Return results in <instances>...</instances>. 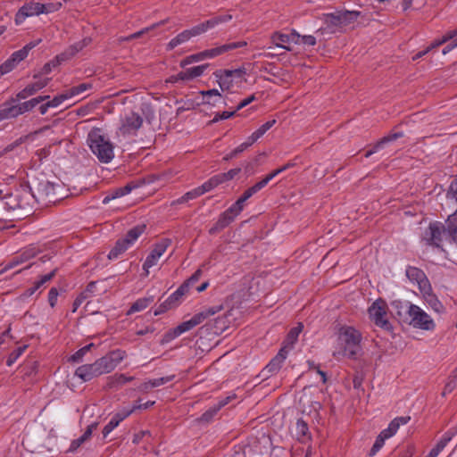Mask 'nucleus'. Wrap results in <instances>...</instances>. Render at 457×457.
I'll return each instance as SVG.
<instances>
[{
	"mask_svg": "<svg viewBox=\"0 0 457 457\" xmlns=\"http://www.w3.org/2000/svg\"><path fill=\"white\" fill-rule=\"evenodd\" d=\"M394 305L397 308V315L403 317L404 321L408 322L413 328L432 330L435 323L430 316L419 306L406 301L395 302Z\"/></svg>",
	"mask_w": 457,
	"mask_h": 457,
	"instance_id": "nucleus-1",
	"label": "nucleus"
},
{
	"mask_svg": "<svg viewBox=\"0 0 457 457\" xmlns=\"http://www.w3.org/2000/svg\"><path fill=\"white\" fill-rule=\"evenodd\" d=\"M361 333L353 327H342L338 334V349L333 355L337 358L354 359L360 352Z\"/></svg>",
	"mask_w": 457,
	"mask_h": 457,
	"instance_id": "nucleus-2",
	"label": "nucleus"
},
{
	"mask_svg": "<svg viewBox=\"0 0 457 457\" xmlns=\"http://www.w3.org/2000/svg\"><path fill=\"white\" fill-rule=\"evenodd\" d=\"M303 325L299 323L296 327L290 329L284 345L278 351V354L270 361V363L262 370V373L263 376H267L270 373H275L281 368L282 363L287 357L288 352L293 348L295 343L297 341L299 334L302 332Z\"/></svg>",
	"mask_w": 457,
	"mask_h": 457,
	"instance_id": "nucleus-3",
	"label": "nucleus"
},
{
	"mask_svg": "<svg viewBox=\"0 0 457 457\" xmlns=\"http://www.w3.org/2000/svg\"><path fill=\"white\" fill-rule=\"evenodd\" d=\"M87 142L91 151L101 162L108 163L113 159L112 144L98 131H91Z\"/></svg>",
	"mask_w": 457,
	"mask_h": 457,
	"instance_id": "nucleus-4",
	"label": "nucleus"
},
{
	"mask_svg": "<svg viewBox=\"0 0 457 457\" xmlns=\"http://www.w3.org/2000/svg\"><path fill=\"white\" fill-rule=\"evenodd\" d=\"M62 190V186L54 184L48 180L38 182L35 190L29 188L30 195L37 202L43 204L55 203L62 198L60 191Z\"/></svg>",
	"mask_w": 457,
	"mask_h": 457,
	"instance_id": "nucleus-5",
	"label": "nucleus"
},
{
	"mask_svg": "<svg viewBox=\"0 0 457 457\" xmlns=\"http://www.w3.org/2000/svg\"><path fill=\"white\" fill-rule=\"evenodd\" d=\"M18 101L19 100H17L16 97L12 98L10 101L3 104L0 106V121L3 120L15 118L20 114L32 110L39 103H41V99L35 98L21 104H17Z\"/></svg>",
	"mask_w": 457,
	"mask_h": 457,
	"instance_id": "nucleus-6",
	"label": "nucleus"
},
{
	"mask_svg": "<svg viewBox=\"0 0 457 457\" xmlns=\"http://www.w3.org/2000/svg\"><path fill=\"white\" fill-rule=\"evenodd\" d=\"M145 224H141L129 229L123 238L116 242L113 248L110 251L108 258L110 260L117 259L145 232Z\"/></svg>",
	"mask_w": 457,
	"mask_h": 457,
	"instance_id": "nucleus-7",
	"label": "nucleus"
},
{
	"mask_svg": "<svg viewBox=\"0 0 457 457\" xmlns=\"http://www.w3.org/2000/svg\"><path fill=\"white\" fill-rule=\"evenodd\" d=\"M387 305L385 301L378 299L369 308L368 312L370 320L379 328L386 330L391 328V325L386 319Z\"/></svg>",
	"mask_w": 457,
	"mask_h": 457,
	"instance_id": "nucleus-8",
	"label": "nucleus"
},
{
	"mask_svg": "<svg viewBox=\"0 0 457 457\" xmlns=\"http://www.w3.org/2000/svg\"><path fill=\"white\" fill-rule=\"evenodd\" d=\"M126 353L121 350H114L96 361L100 374L112 371L116 366L124 359Z\"/></svg>",
	"mask_w": 457,
	"mask_h": 457,
	"instance_id": "nucleus-9",
	"label": "nucleus"
},
{
	"mask_svg": "<svg viewBox=\"0 0 457 457\" xmlns=\"http://www.w3.org/2000/svg\"><path fill=\"white\" fill-rule=\"evenodd\" d=\"M171 241L169 238H163L160 242L154 245L153 250L146 257L143 270H145V276L149 274V269L157 264L161 256L166 252L167 248L170 245Z\"/></svg>",
	"mask_w": 457,
	"mask_h": 457,
	"instance_id": "nucleus-10",
	"label": "nucleus"
},
{
	"mask_svg": "<svg viewBox=\"0 0 457 457\" xmlns=\"http://www.w3.org/2000/svg\"><path fill=\"white\" fill-rule=\"evenodd\" d=\"M444 236H447L446 226L441 222H434L425 230L423 239L428 245L439 247Z\"/></svg>",
	"mask_w": 457,
	"mask_h": 457,
	"instance_id": "nucleus-11",
	"label": "nucleus"
},
{
	"mask_svg": "<svg viewBox=\"0 0 457 457\" xmlns=\"http://www.w3.org/2000/svg\"><path fill=\"white\" fill-rule=\"evenodd\" d=\"M142 117L134 112H130L121 119L119 131L123 136L134 135L142 127Z\"/></svg>",
	"mask_w": 457,
	"mask_h": 457,
	"instance_id": "nucleus-12",
	"label": "nucleus"
},
{
	"mask_svg": "<svg viewBox=\"0 0 457 457\" xmlns=\"http://www.w3.org/2000/svg\"><path fill=\"white\" fill-rule=\"evenodd\" d=\"M230 20H232V15L230 14L215 16L203 23L194 26L192 29H187V31L190 33V37H196L206 32L210 29L215 28L219 24L229 21Z\"/></svg>",
	"mask_w": 457,
	"mask_h": 457,
	"instance_id": "nucleus-13",
	"label": "nucleus"
},
{
	"mask_svg": "<svg viewBox=\"0 0 457 457\" xmlns=\"http://www.w3.org/2000/svg\"><path fill=\"white\" fill-rule=\"evenodd\" d=\"M326 27L319 29L316 33H337L343 29L342 21L339 11L323 15Z\"/></svg>",
	"mask_w": 457,
	"mask_h": 457,
	"instance_id": "nucleus-14",
	"label": "nucleus"
},
{
	"mask_svg": "<svg viewBox=\"0 0 457 457\" xmlns=\"http://www.w3.org/2000/svg\"><path fill=\"white\" fill-rule=\"evenodd\" d=\"M301 35L298 34L295 30H293L290 34H283L280 32H274L271 35L272 43L279 48H283L287 51H291L292 48L286 44H289L293 42L295 44H300Z\"/></svg>",
	"mask_w": 457,
	"mask_h": 457,
	"instance_id": "nucleus-15",
	"label": "nucleus"
},
{
	"mask_svg": "<svg viewBox=\"0 0 457 457\" xmlns=\"http://www.w3.org/2000/svg\"><path fill=\"white\" fill-rule=\"evenodd\" d=\"M43 4L29 3L21 7L15 15V23L21 24L27 17L42 13Z\"/></svg>",
	"mask_w": 457,
	"mask_h": 457,
	"instance_id": "nucleus-16",
	"label": "nucleus"
},
{
	"mask_svg": "<svg viewBox=\"0 0 457 457\" xmlns=\"http://www.w3.org/2000/svg\"><path fill=\"white\" fill-rule=\"evenodd\" d=\"M30 192L24 190L22 195H6L4 197V200L2 201V204L4 205V208H6L9 211H15L18 209L25 210L27 208V205H29V203H25L24 200L25 198H28Z\"/></svg>",
	"mask_w": 457,
	"mask_h": 457,
	"instance_id": "nucleus-17",
	"label": "nucleus"
},
{
	"mask_svg": "<svg viewBox=\"0 0 457 457\" xmlns=\"http://www.w3.org/2000/svg\"><path fill=\"white\" fill-rule=\"evenodd\" d=\"M247 45L246 41H238L233 43H228L220 46H216L212 49H207L202 52V54L206 58H214L218 55L223 54L227 52L235 50L239 47L245 46Z\"/></svg>",
	"mask_w": 457,
	"mask_h": 457,
	"instance_id": "nucleus-18",
	"label": "nucleus"
},
{
	"mask_svg": "<svg viewBox=\"0 0 457 457\" xmlns=\"http://www.w3.org/2000/svg\"><path fill=\"white\" fill-rule=\"evenodd\" d=\"M37 254V251L35 248H28L23 251L19 255L14 256L10 262H8L5 266L0 270V274L4 271L15 268L16 266L26 262L31 258L35 257Z\"/></svg>",
	"mask_w": 457,
	"mask_h": 457,
	"instance_id": "nucleus-19",
	"label": "nucleus"
},
{
	"mask_svg": "<svg viewBox=\"0 0 457 457\" xmlns=\"http://www.w3.org/2000/svg\"><path fill=\"white\" fill-rule=\"evenodd\" d=\"M37 254V251L35 248H28L23 251L19 255L14 256L10 262H8L5 266L0 270V274L4 271L15 268L16 266L26 262L31 258L35 257Z\"/></svg>",
	"mask_w": 457,
	"mask_h": 457,
	"instance_id": "nucleus-20",
	"label": "nucleus"
},
{
	"mask_svg": "<svg viewBox=\"0 0 457 457\" xmlns=\"http://www.w3.org/2000/svg\"><path fill=\"white\" fill-rule=\"evenodd\" d=\"M75 375L79 377L82 381H89L92 378L100 376V371L96 363L81 365L75 370Z\"/></svg>",
	"mask_w": 457,
	"mask_h": 457,
	"instance_id": "nucleus-21",
	"label": "nucleus"
},
{
	"mask_svg": "<svg viewBox=\"0 0 457 457\" xmlns=\"http://www.w3.org/2000/svg\"><path fill=\"white\" fill-rule=\"evenodd\" d=\"M49 78L39 79L37 81L28 85L16 95L17 100H22L35 95L37 91L44 88L49 83Z\"/></svg>",
	"mask_w": 457,
	"mask_h": 457,
	"instance_id": "nucleus-22",
	"label": "nucleus"
},
{
	"mask_svg": "<svg viewBox=\"0 0 457 457\" xmlns=\"http://www.w3.org/2000/svg\"><path fill=\"white\" fill-rule=\"evenodd\" d=\"M238 214H235L234 212H229V208L226 210L224 212H222L217 222L209 230V233L213 235L217 232L222 230L226 227H228L237 216Z\"/></svg>",
	"mask_w": 457,
	"mask_h": 457,
	"instance_id": "nucleus-23",
	"label": "nucleus"
},
{
	"mask_svg": "<svg viewBox=\"0 0 457 457\" xmlns=\"http://www.w3.org/2000/svg\"><path fill=\"white\" fill-rule=\"evenodd\" d=\"M406 276L411 281L416 282L420 289L428 284L425 273L416 267H408L406 269Z\"/></svg>",
	"mask_w": 457,
	"mask_h": 457,
	"instance_id": "nucleus-24",
	"label": "nucleus"
},
{
	"mask_svg": "<svg viewBox=\"0 0 457 457\" xmlns=\"http://www.w3.org/2000/svg\"><path fill=\"white\" fill-rule=\"evenodd\" d=\"M201 319H202L201 315L195 314L190 320L184 321V322L180 323L179 326H177L176 328H175L174 333H177L179 336H180L181 334L191 330L195 326L202 323Z\"/></svg>",
	"mask_w": 457,
	"mask_h": 457,
	"instance_id": "nucleus-25",
	"label": "nucleus"
},
{
	"mask_svg": "<svg viewBox=\"0 0 457 457\" xmlns=\"http://www.w3.org/2000/svg\"><path fill=\"white\" fill-rule=\"evenodd\" d=\"M201 319H202L201 315L195 314L190 320L184 321V322L180 323L179 326H177L176 328H175L174 333H177L179 336H180L181 334L191 330L195 326L202 323Z\"/></svg>",
	"mask_w": 457,
	"mask_h": 457,
	"instance_id": "nucleus-26",
	"label": "nucleus"
},
{
	"mask_svg": "<svg viewBox=\"0 0 457 457\" xmlns=\"http://www.w3.org/2000/svg\"><path fill=\"white\" fill-rule=\"evenodd\" d=\"M403 137V134L402 132H395L391 133L388 136H386L382 137L373 147V149L368 151L365 154V157H370L371 154L376 153L378 150L381 149L386 144L393 142L398 138H401Z\"/></svg>",
	"mask_w": 457,
	"mask_h": 457,
	"instance_id": "nucleus-27",
	"label": "nucleus"
},
{
	"mask_svg": "<svg viewBox=\"0 0 457 457\" xmlns=\"http://www.w3.org/2000/svg\"><path fill=\"white\" fill-rule=\"evenodd\" d=\"M230 71H224L223 70H220L214 72L219 86L222 91L228 90L233 84V79L230 78Z\"/></svg>",
	"mask_w": 457,
	"mask_h": 457,
	"instance_id": "nucleus-28",
	"label": "nucleus"
},
{
	"mask_svg": "<svg viewBox=\"0 0 457 457\" xmlns=\"http://www.w3.org/2000/svg\"><path fill=\"white\" fill-rule=\"evenodd\" d=\"M133 377H127L124 374H114L107 378V387L115 388L133 380Z\"/></svg>",
	"mask_w": 457,
	"mask_h": 457,
	"instance_id": "nucleus-29",
	"label": "nucleus"
},
{
	"mask_svg": "<svg viewBox=\"0 0 457 457\" xmlns=\"http://www.w3.org/2000/svg\"><path fill=\"white\" fill-rule=\"evenodd\" d=\"M447 236L457 244V208L453 214L450 215L446 220Z\"/></svg>",
	"mask_w": 457,
	"mask_h": 457,
	"instance_id": "nucleus-30",
	"label": "nucleus"
},
{
	"mask_svg": "<svg viewBox=\"0 0 457 457\" xmlns=\"http://www.w3.org/2000/svg\"><path fill=\"white\" fill-rule=\"evenodd\" d=\"M207 64H203L187 69L186 71L180 72L179 77L186 79V80H190L192 79L201 76L204 73Z\"/></svg>",
	"mask_w": 457,
	"mask_h": 457,
	"instance_id": "nucleus-31",
	"label": "nucleus"
},
{
	"mask_svg": "<svg viewBox=\"0 0 457 457\" xmlns=\"http://www.w3.org/2000/svg\"><path fill=\"white\" fill-rule=\"evenodd\" d=\"M339 12L343 29L353 24L361 15V12L357 11H339Z\"/></svg>",
	"mask_w": 457,
	"mask_h": 457,
	"instance_id": "nucleus-32",
	"label": "nucleus"
},
{
	"mask_svg": "<svg viewBox=\"0 0 457 457\" xmlns=\"http://www.w3.org/2000/svg\"><path fill=\"white\" fill-rule=\"evenodd\" d=\"M174 378H175V376L171 375V376H167V377H162V378H159L151 379V380H149L147 382H145L142 385L141 389L144 390V391H147V390H149L151 388L162 386V385L171 381Z\"/></svg>",
	"mask_w": 457,
	"mask_h": 457,
	"instance_id": "nucleus-33",
	"label": "nucleus"
},
{
	"mask_svg": "<svg viewBox=\"0 0 457 457\" xmlns=\"http://www.w3.org/2000/svg\"><path fill=\"white\" fill-rule=\"evenodd\" d=\"M154 301V297H144L137 299L129 308L127 314L130 315L134 312H140L145 310L152 302Z\"/></svg>",
	"mask_w": 457,
	"mask_h": 457,
	"instance_id": "nucleus-34",
	"label": "nucleus"
},
{
	"mask_svg": "<svg viewBox=\"0 0 457 457\" xmlns=\"http://www.w3.org/2000/svg\"><path fill=\"white\" fill-rule=\"evenodd\" d=\"M187 292V285H180V287L166 299V302L168 304L171 305V307H174L180 303L182 296Z\"/></svg>",
	"mask_w": 457,
	"mask_h": 457,
	"instance_id": "nucleus-35",
	"label": "nucleus"
},
{
	"mask_svg": "<svg viewBox=\"0 0 457 457\" xmlns=\"http://www.w3.org/2000/svg\"><path fill=\"white\" fill-rule=\"evenodd\" d=\"M62 62H64L62 60V58H59V54L56 55L54 59H53L52 61L46 62L37 74H35L33 76L34 79H39L42 75H46V74L50 73L52 71L53 68L57 67Z\"/></svg>",
	"mask_w": 457,
	"mask_h": 457,
	"instance_id": "nucleus-36",
	"label": "nucleus"
},
{
	"mask_svg": "<svg viewBox=\"0 0 457 457\" xmlns=\"http://www.w3.org/2000/svg\"><path fill=\"white\" fill-rule=\"evenodd\" d=\"M190 38V33H188L187 29H186L169 42L167 49L172 50L176 46L187 42Z\"/></svg>",
	"mask_w": 457,
	"mask_h": 457,
	"instance_id": "nucleus-37",
	"label": "nucleus"
},
{
	"mask_svg": "<svg viewBox=\"0 0 457 457\" xmlns=\"http://www.w3.org/2000/svg\"><path fill=\"white\" fill-rule=\"evenodd\" d=\"M166 21H162L160 22H157V23H154L153 24L152 26L150 27H147V28H145L143 29H141L140 31H137L136 33H133L128 37H121L119 38V41L120 42H123V41H130L132 39H137V38H139L142 35L145 34L146 32L161 26V25H163L165 24Z\"/></svg>",
	"mask_w": 457,
	"mask_h": 457,
	"instance_id": "nucleus-38",
	"label": "nucleus"
},
{
	"mask_svg": "<svg viewBox=\"0 0 457 457\" xmlns=\"http://www.w3.org/2000/svg\"><path fill=\"white\" fill-rule=\"evenodd\" d=\"M132 188H133V187L129 184L126 185L123 187L117 188L111 195L105 196L103 200V203L107 204L112 199L123 196V195L130 193Z\"/></svg>",
	"mask_w": 457,
	"mask_h": 457,
	"instance_id": "nucleus-39",
	"label": "nucleus"
},
{
	"mask_svg": "<svg viewBox=\"0 0 457 457\" xmlns=\"http://www.w3.org/2000/svg\"><path fill=\"white\" fill-rule=\"evenodd\" d=\"M83 49V44H79V42L75 43L74 45L71 46L69 48H67L63 53L59 54V58H62V60L65 62L71 57H73L78 52Z\"/></svg>",
	"mask_w": 457,
	"mask_h": 457,
	"instance_id": "nucleus-40",
	"label": "nucleus"
},
{
	"mask_svg": "<svg viewBox=\"0 0 457 457\" xmlns=\"http://www.w3.org/2000/svg\"><path fill=\"white\" fill-rule=\"evenodd\" d=\"M83 49V44H79V42L75 43L74 45L71 46L69 48H67L63 53L59 54V58H62V60L65 62L71 57H73L78 52Z\"/></svg>",
	"mask_w": 457,
	"mask_h": 457,
	"instance_id": "nucleus-41",
	"label": "nucleus"
},
{
	"mask_svg": "<svg viewBox=\"0 0 457 457\" xmlns=\"http://www.w3.org/2000/svg\"><path fill=\"white\" fill-rule=\"evenodd\" d=\"M222 309H223V305L222 304L213 305V306H211V307L204 309L202 312H198L196 314L202 316L201 322H203L207 318H209V317H211L212 315H215L216 313H218L220 311H222Z\"/></svg>",
	"mask_w": 457,
	"mask_h": 457,
	"instance_id": "nucleus-42",
	"label": "nucleus"
},
{
	"mask_svg": "<svg viewBox=\"0 0 457 457\" xmlns=\"http://www.w3.org/2000/svg\"><path fill=\"white\" fill-rule=\"evenodd\" d=\"M455 37H457V30H451V31L447 32L445 36H443V37L441 39H437V40H435L434 42H432L431 45L428 47L431 51L432 49H435V48L440 46L441 45L446 43L447 41L451 40L452 38H455Z\"/></svg>",
	"mask_w": 457,
	"mask_h": 457,
	"instance_id": "nucleus-43",
	"label": "nucleus"
},
{
	"mask_svg": "<svg viewBox=\"0 0 457 457\" xmlns=\"http://www.w3.org/2000/svg\"><path fill=\"white\" fill-rule=\"evenodd\" d=\"M202 195H204V191L202 190L201 186H200L191 191L187 192L183 196H181L180 198H179L177 200V203L183 204L188 200H193Z\"/></svg>",
	"mask_w": 457,
	"mask_h": 457,
	"instance_id": "nucleus-44",
	"label": "nucleus"
},
{
	"mask_svg": "<svg viewBox=\"0 0 457 457\" xmlns=\"http://www.w3.org/2000/svg\"><path fill=\"white\" fill-rule=\"evenodd\" d=\"M222 181L218 175H215L213 177H212L208 181L204 182L202 186H201V188L202 190L204 191V194L206 193V192H209L211 191L212 189L215 188L216 187H218L220 184H221Z\"/></svg>",
	"mask_w": 457,
	"mask_h": 457,
	"instance_id": "nucleus-45",
	"label": "nucleus"
},
{
	"mask_svg": "<svg viewBox=\"0 0 457 457\" xmlns=\"http://www.w3.org/2000/svg\"><path fill=\"white\" fill-rule=\"evenodd\" d=\"M387 438L389 437L386 435V433L381 431L378 436L372 448L370 449V456L375 455L383 447L385 440Z\"/></svg>",
	"mask_w": 457,
	"mask_h": 457,
	"instance_id": "nucleus-46",
	"label": "nucleus"
},
{
	"mask_svg": "<svg viewBox=\"0 0 457 457\" xmlns=\"http://www.w3.org/2000/svg\"><path fill=\"white\" fill-rule=\"evenodd\" d=\"M95 345L94 344H88L87 345L80 348L79 350H78L74 354H72L70 358V361H73V362H80L82 361L83 360V357L84 355L90 351V349L92 347H94Z\"/></svg>",
	"mask_w": 457,
	"mask_h": 457,
	"instance_id": "nucleus-47",
	"label": "nucleus"
},
{
	"mask_svg": "<svg viewBox=\"0 0 457 457\" xmlns=\"http://www.w3.org/2000/svg\"><path fill=\"white\" fill-rule=\"evenodd\" d=\"M457 386V368L450 376L448 382L445 384L442 395L451 393Z\"/></svg>",
	"mask_w": 457,
	"mask_h": 457,
	"instance_id": "nucleus-48",
	"label": "nucleus"
},
{
	"mask_svg": "<svg viewBox=\"0 0 457 457\" xmlns=\"http://www.w3.org/2000/svg\"><path fill=\"white\" fill-rule=\"evenodd\" d=\"M26 348L27 345H22L19 346L17 349L12 351L6 361L7 366H12L16 361V360L24 353Z\"/></svg>",
	"mask_w": 457,
	"mask_h": 457,
	"instance_id": "nucleus-49",
	"label": "nucleus"
},
{
	"mask_svg": "<svg viewBox=\"0 0 457 457\" xmlns=\"http://www.w3.org/2000/svg\"><path fill=\"white\" fill-rule=\"evenodd\" d=\"M201 95L203 96L204 98H213L214 97L216 100H218L224 105H227L226 101L222 100V96L219 92L218 89H210L207 91H201Z\"/></svg>",
	"mask_w": 457,
	"mask_h": 457,
	"instance_id": "nucleus-50",
	"label": "nucleus"
},
{
	"mask_svg": "<svg viewBox=\"0 0 457 457\" xmlns=\"http://www.w3.org/2000/svg\"><path fill=\"white\" fill-rule=\"evenodd\" d=\"M90 88H92V84H90V83H82V84H79L77 87H71V89H69L67 91V93L70 96V97H71L73 96H76V95H79L80 93H83L84 91H86L87 89H90Z\"/></svg>",
	"mask_w": 457,
	"mask_h": 457,
	"instance_id": "nucleus-51",
	"label": "nucleus"
},
{
	"mask_svg": "<svg viewBox=\"0 0 457 457\" xmlns=\"http://www.w3.org/2000/svg\"><path fill=\"white\" fill-rule=\"evenodd\" d=\"M17 63L10 57L4 63L0 65V75L6 74L12 71L16 67Z\"/></svg>",
	"mask_w": 457,
	"mask_h": 457,
	"instance_id": "nucleus-52",
	"label": "nucleus"
},
{
	"mask_svg": "<svg viewBox=\"0 0 457 457\" xmlns=\"http://www.w3.org/2000/svg\"><path fill=\"white\" fill-rule=\"evenodd\" d=\"M141 406H133L130 409H123L117 412L114 417L115 419L121 422L123 420H125L127 417H129L132 412H134L137 410H139Z\"/></svg>",
	"mask_w": 457,
	"mask_h": 457,
	"instance_id": "nucleus-53",
	"label": "nucleus"
},
{
	"mask_svg": "<svg viewBox=\"0 0 457 457\" xmlns=\"http://www.w3.org/2000/svg\"><path fill=\"white\" fill-rule=\"evenodd\" d=\"M262 188H263L262 185L260 183V181L258 183H256L255 185H253V187H249L248 189H246L244 194L241 195V197L246 201L248 200L251 196H253L254 194H256L258 191H260Z\"/></svg>",
	"mask_w": 457,
	"mask_h": 457,
	"instance_id": "nucleus-54",
	"label": "nucleus"
},
{
	"mask_svg": "<svg viewBox=\"0 0 457 457\" xmlns=\"http://www.w3.org/2000/svg\"><path fill=\"white\" fill-rule=\"evenodd\" d=\"M296 428V436L298 439L300 437L305 436L308 432V426L303 420H298L295 424Z\"/></svg>",
	"mask_w": 457,
	"mask_h": 457,
	"instance_id": "nucleus-55",
	"label": "nucleus"
},
{
	"mask_svg": "<svg viewBox=\"0 0 457 457\" xmlns=\"http://www.w3.org/2000/svg\"><path fill=\"white\" fill-rule=\"evenodd\" d=\"M241 171L240 168H235L229 170L228 172L220 173L219 176L223 182L233 179L239 172Z\"/></svg>",
	"mask_w": 457,
	"mask_h": 457,
	"instance_id": "nucleus-56",
	"label": "nucleus"
},
{
	"mask_svg": "<svg viewBox=\"0 0 457 457\" xmlns=\"http://www.w3.org/2000/svg\"><path fill=\"white\" fill-rule=\"evenodd\" d=\"M120 422L118 421L113 416L111 420L106 424L102 431L104 437H106Z\"/></svg>",
	"mask_w": 457,
	"mask_h": 457,
	"instance_id": "nucleus-57",
	"label": "nucleus"
},
{
	"mask_svg": "<svg viewBox=\"0 0 457 457\" xmlns=\"http://www.w3.org/2000/svg\"><path fill=\"white\" fill-rule=\"evenodd\" d=\"M70 98L68 93L59 95L54 97L52 100L47 101V106L50 107H57L59 106L64 100Z\"/></svg>",
	"mask_w": 457,
	"mask_h": 457,
	"instance_id": "nucleus-58",
	"label": "nucleus"
},
{
	"mask_svg": "<svg viewBox=\"0 0 457 457\" xmlns=\"http://www.w3.org/2000/svg\"><path fill=\"white\" fill-rule=\"evenodd\" d=\"M236 114V111H232V112H223L221 113H216L215 116L213 117V119L212 120L209 121V124H213V123H216L221 120H227L228 118H231L233 117L234 115Z\"/></svg>",
	"mask_w": 457,
	"mask_h": 457,
	"instance_id": "nucleus-59",
	"label": "nucleus"
},
{
	"mask_svg": "<svg viewBox=\"0 0 457 457\" xmlns=\"http://www.w3.org/2000/svg\"><path fill=\"white\" fill-rule=\"evenodd\" d=\"M245 203V201L240 196L236 203L229 207V212L239 214L244 209Z\"/></svg>",
	"mask_w": 457,
	"mask_h": 457,
	"instance_id": "nucleus-60",
	"label": "nucleus"
},
{
	"mask_svg": "<svg viewBox=\"0 0 457 457\" xmlns=\"http://www.w3.org/2000/svg\"><path fill=\"white\" fill-rule=\"evenodd\" d=\"M202 276V270L198 269L188 279H187L182 285H187V290L188 291L190 287L199 280Z\"/></svg>",
	"mask_w": 457,
	"mask_h": 457,
	"instance_id": "nucleus-61",
	"label": "nucleus"
},
{
	"mask_svg": "<svg viewBox=\"0 0 457 457\" xmlns=\"http://www.w3.org/2000/svg\"><path fill=\"white\" fill-rule=\"evenodd\" d=\"M400 428L399 424L395 421V420L394 419L387 428L382 430L383 433H386V435L390 438L391 436H393L398 430V428Z\"/></svg>",
	"mask_w": 457,
	"mask_h": 457,
	"instance_id": "nucleus-62",
	"label": "nucleus"
},
{
	"mask_svg": "<svg viewBox=\"0 0 457 457\" xmlns=\"http://www.w3.org/2000/svg\"><path fill=\"white\" fill-rule=\"evenodd\" d=\"M453 435L449 432H446L443 437L438 441L436 445L435 446L438 449L439 452L443 451V449L446 446V445L451 441Z\"/></svg>",
	"mask_w": 457,
	"mask_h": 457,
	"instance_id": "nucleus-63",
	"label": "nucleus"
},
{
	"mask_svg": "<svg viewBox=\"0 0 457 457\" xmlns=\"http://www.w3.org/2000/svg\"><path fill=\"white\" fill-rule=\"evenodd\" d=\"M62 6L61 3H49V4H43L42 13H49L54 12L60 9Z\"/></svg>",
	"mask_w": 457,
	"mask_h": 457,
	"instance_id": "nucleus-64",
	"label": "nucleus"
}]
</instances>
